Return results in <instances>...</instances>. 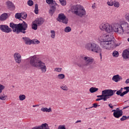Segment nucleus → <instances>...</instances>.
I'll return each mask as SVG.
<instances>
[{"label":"nucleus","mask_w":129,"mask_h":129,"mask_svg":"<svg viewBox=\"0 0 129 129\" xmlns=\"http://www.w3.org/2000/svg\"><path fill=\"white\" fill-rule=\"evenodd\" d=\"M125 119H126V117L125 116H123L121 118H120V120L121 121H123V120H125Z\"/></svg>","instance_id":"obj_44"},{"label":"nucleus","mask_w":129,"mask_h":129,"mask_svg":"<svg viewBox=\"0 0 129 129\" xmlns=\"http://www.w3.org/2000/svg\"><path fill=\"white\" fill-rule=\"evenodd\" d=\"M56 32L54 30L50 31V37L52 39H55V37L56 36Z\"/></svg>","instance_id":"obj_28"},{"label":"nucleus","mask_w":129,"mask_h":129,"mask_svg":"<svg viewBox=\"0 0 129 129\" xmlns=\"http://www.w3.org/2000/svg\"><path fill=\"white\" fill-rule=\"evenodd\" d=\"M31 27L33 30H34V31H36V30L38 29V24H37V23L34 21L32 22Z\"/></svg>","instance_id":"obj_21"},{"label":"nucleus","mask_w":129,"mask_h":129,"mask_svg":"<svg viewBox=\"0 0 129 129\" xmlns=\"http://www.w3.org/2000/svg\"><path fill=\"white\" fill-rule=\"evenodd\" d=\"M39 129H49V125L47 123H43L39 126Z\"/></svg>","instance_id":"obj_20"},{"label":"nucleus","mask_w":129,"mask_h":129,"mask_svg":"<svg viewBox=\"0 0 129 129\" xmlns=\"http://www.w3.org/2000/svg\"><path fill=\"white\" fill-rule=\"evenodd\" d=\"M112 112H114L113 116L116 118H119L122 115V110H119L118 108H117L116 110H112Z\"/></svg>","instance_id":"obj_10"},{"label":"nucleus","mask_w":129,"mask_h":129,"mask_svg":"<svg viewBox=\"0 0 129 129\" xmlns=\"http://www.w3.org/2000/svg\"><path fill=\"white\" fill-rule=\"evenodd\" d=\"M124 89H126V90H129V87H124Z\"/></svg>","instance_id":"obj_49"},{"label":"nucleus","mask_w":129,"mask_h":129,"mask_svg":"<svg viewBox=\"0 0 129 129\" xmlns=\"http://www.w3.org/2000/svg\"><path fill=\"white\" fill-rule=\"evenodd\" d=\"M5 88V86L2 84H0V94L2 93V92H3V90H4Z\"/></svg>","instance_id":"obj_40"},{"label":"nucleus","mask_w":129,"mask_h":129,"mask_svg":"<svg viewBox=\"0 0 129 129\" xmlns=\"http://www.w3.org/2000/svg\"><path fill=\"white\" fill-rule=\"evenodd\" d=\"M72 29L70 26L66 27L64 29V32H65V33H70Z\"/></svg>","instance_id":"obj_29"},{"label":"nucleus","mask_w":129,"mask_h":129,"mask_svg":"<svg viewBox=\"0 0 129 129\" xmlns=\"http://www.w3.org/2000/svg\"><path fill=\"white\" fill-rule=\"evenodd\" d=\"M105 118H106V117H104V119H105Z\"/></svg>","instance_id":"obj_56"},{"label":"nucleus","mask_w":129,"mask_h":129,"mask_svg":"<svg viewBox=\"0 0 129 129\" xmlns=\"http://www.w3.org/2000/svg\"><path fill=\"white\" fill-rule=\"evenodd\" d=\"M97 106H100V105H97V103H94L93 104V106L92 107H90L88 108L90 109V108H93V107H94L95 108H96L97 107Z\"/></svg>","instance_id":"obj_41"},{"label":"nucleus","mask_w":129,"mask_h":129,"mask_svg":"<svg viewBox=\"0 0 129 129\" xmlns=\"http://www.w3.org/2000/svg\"><path fill=\"white\" fill-rule=\"evenodd\" d=\"M36 106H39V105H33V107H36Z\"/></svg>","instance_id":"obj_52"},{"label":"nucleus","mask_w":129,"mask_h":129,"mask_svg":"<svg viewBox=\"0 0 129 129\" xmlns=\"http://www.w3.org/2000/svg\"><path fill=\"white\" fill-rule=\"evenodd\" d=\"M86 110H87V109H89V108H86Z\"/></svg>","instance_id":"obj_55"},{"label":"nucleus","mask_w":129,"mask_h":129,"mask_svg":"<svg viewBox=\"0 0 129 129\" xmlns=\"http://www.w3.org/2000/svg\"><path fill=\"white\" fill-rule=\"evenodd\" d=\"M127 41H128V42H129V38H128Z\"/></svg>","instance_id":"obj_54"},{"label":"nucleus","mask_w":129,"mask_h":129,"mask_svg":"<svg viewBox=\"0 0 129 129\" xmlns=\"http://www.w3.org/2000/svg\"><path fill=\"white\" fill-rule=\"evenodd\" d=\"M128 117H129V116H128Z\"/></svg>","instance_id":"obj_57"},{"label":"nucleus","mask_w":129,"mask_h":129,"mask_svg":"<svg viewBox=\"0 0 129 129\" xmlns=\"http://www.w3.org/2000/svg\"><path fill=\"white\" fill-rule=\"evenodd\" d=\"M57 78L59 80H63L65 78V75L63 74H59L57 76Z\"/></svg>","instance_id":"obj_23"},{"label":"nucleus","mask_w":129,"mask_h":129,"mask_svg":"<svg viewBox=\"0 0 129 129\" xmlns=\"http://www.w3.org/2000/svg\"><path fill=\"white\" fill-rule=\"evenodd\" d=\"M8 19V14L7 13H4L0 16V21L4 22Z\"/></svg>","instance_id":"obj_19"},{"label":"nucleus","mask_w":129,"mask_h":129,"mask_svg":"<svg viewBox=\"0 0 129 129\" xmlns=\"http://www.w3.org/2000/svg\"><path fill=\"white\" fill-rule=\"evenodd\" d=\"M24 42L25 43L26 45H32V41L30 38L27 37H24L22 38Z\"/></svg>","instance_id":"obj_15"},{"label":"nucleus","mask_w":129,"mask_h":129,"mask_svg":"<svg viewBox=\"0 0 129 129\" xmlns=\"http://www.w3.org/2000/svg\"><path fill=\"white\" fill-rule=\"evenodd\" d=\"M14 60L17 64L22 63V55L19 52H16L13 54Z\"/></svg>","instance_id":"obj_9"},{"label":"nucleus","mask_w":129,"mask_h":129,"mask_svg":"<svg viewBox=\"0 0 129 129\" xmlns=\"http://www.w3.org/2000/svg\"><path fill=\"white\" fill-rule=\"evenodd\" d=\"M34 21L38 26H41L45 22V20H44V19L40 18L36 19Z\"/></svg>","instance_id":"obj_13"},{"label":"nucleus","mask_w":129,"mask_h":129,"mask_svg":"<svg viewBox=\"0 0 129 129\" xmlns=\"http://www.w3.org/2000/svg\"><path fill=\"white\" fill-rule=\"evenodd\" d=\"M108 106L109 107H110V108H111L112 109V108H113V106H112V104L111 103H109L108 104Z\"/></svg>","instance_id":"obj_45"},{"label":"nucleus","mask_w":129,"mask_h":129,"mask_svg":"<svg viewBox=\"0 0 129 129\" xmlns=\"http://www.w3.org/2000/svg\"><path fill=\"white\" fill-rule=\"evenodd\" d=\"M32 129H40V126H35V127H33V128H32Z\"/></svg>","instance_id":"obj_47"},{"label":"nucleus","mask_w":129,"mask_h":129,"mask_svg":"<svg viewBox=\"0 0 129 129\" xmlns=\"http://www.w3.org/2000/svg\"><path fill=\"white\" fill-rule=\"evenodd\" d=\"M99 28L102 32H106L107 34H104L98 37L97 40L100 42V45L103 50L109 51L118 47L120 43L113 40V31L122 35L124 31H127L129 24L127 22H123L121 24L114 23L110 24L107 22H103L99 25Z\"/></svg>","instance_id":"obj_1"},{"label":"nucleus","mask_w":129,"mask_h":129,"mask_svg":"<svg viewBox=\"0 0 129 129\" xmlns=\"http://www.w3.org/2000/svg\"><path fill=\"white\" fill-rule=\"evenodd\" d=\"M54 72H58L60 73V72H62V68H55L54 69Z\"/></svg>","instance_id":"obj_33"},{"label":"nucleus","mask_w":129,"mask_h":129,"mask_svg":"<svg viewBox=\"0 0 129 129\" xmlns=\"http://www.w3.org/2000/svg\"><path fill=\"white\" fill-rule=\"evenodd\" d=\"M27 5L29 7H32V6H33L34 5V2H33V1H32V0H29L27 2Z\"/></svg>","instance_id":"obj_35"},{"label":"nucleus","mask_w":129,"mask_h":129,"mask_svg":"<svg viewBox=\"0 0 129 129\" xmlns=\"http://www.w3.org/2000/svg\"><path fill=\"white\" fill-rule=\"evenodd\" d=\"M127 107H129V106H126V107H124L123 108V109H125V108H127Z\"/></svg>","instance_id":"obj_51"},{"label":"nucleus","mask_w":129,"mask_h":129,"mask_svg":"<svg viewBox=\"0 0 129 129\" xmlns=\"http://www.w3.org/2000/svg\"><path fill=\"white\" fill-rule=\"evenodd\" d=\"M21 19H26L27 18V14L26 13H20Z\"/></svg>","instance_id":"obj_32"},{"label":"nucleus","mask_w":129,"mask_h":129,"mask_svg":"<svg viewBox=\"0 0 129 129\" xmlns=\"http://www.w3.org/2000/svg\"><path fill=\"white\" fill-rule=\"evenodd\" d=\"M57 22L59 23H62V24H64V25H67L68 24V18L66 17L64 14H59L57 18Z\"/></svg>","instance_id":"obj_8"},{"label":"nucleus","mask_w":129,"mask_h":129,"mask_svg":"<svg viewBox=\"0 0 129 129\" xmlns=\"http://www.w3.org/2000/svg\"><path fill=\"white\" fill-rule=\"evenodd\" d=\"M7 97H8V96L6 95H3L0 96V99L1 100H6L7 99Z\"/></svg>","instance_id":"obj_36"},{"label":"nucleus","mask_w":129,"mask_h":129,"mask_svg":"<svg viewBox=\"0 0 129 129\" xmlns=\"http://www.w3.org/2000/svg\"><path fill=\"white\" fill-rule=\"evenodd\" d=\"M72 13L79 17H84L86 15L85 9L81 5H73L71 7Z\"/></svg>","instance_id":"obj_4"},{"label":"nucleus","mask_w":129,"mask_h":129,"mask_svg":"<svg viewBox=\"0 0 129 129\" xmlns=\"http://www.w3.org/2000/svg\"><path fill=\"white\" fill-rule=\"evenodd\" d=\"M89 91L91 93H94V92L98 91V88L93 87L89 89Z\"/></svg>","instance_id":"obj_24"},{"label":"nucleus","mask_w":129,"mask_h":129,"mask_svg":"<svg viewBox=\"0 0 129 129\" xmlns=\"http://www.w3.org/2000/svg\"><path fill=\"white\" fill-rule=\"evenodd\" d=\"M41 111H42V112L51 113V112H52V108L42 107L41 108Z\"/></svg>","instance_id":"obj_17"},{"label":"nucleus","mask_w":129,"mask_h":129,"mask_svg":"<svg viewBox=\"0 0 129 129\" xmlns=\"http://www.w3.org/2000/svg\"><path fill=\"white\" fill-rule=\"evenodd\" d=\"M15 18L16 19H19V20H21V13H17L15 15Z\"/></svg>","instance_id":"obj_42"},{"label":"nucleus","mask_w":129,"mask_h":129,"mask_svg":"<svg viewBox=\"0 0 129 129\" xmlns=\"http://www.w3.org/2000/svg\"><path fill=\"white\" fill-rule=\"evenodd\" d=\"M46 3L48 4V5L53 4V6H56L57 4H56V2L53 0H46Z\"/></svg>","instance_id":"obj_25"},{"label":"nucleus","mask_w":129,"mask_h":129,"mask_svg":"<svg viewBox=\"0 0 129 129\" xmlns=\"http://www.w3.org/2000/svg\"><path fill=\"white\" fill-rule=\"evenodd\" d=\"M84 61L85 63H83L82 62H77L76 64L80 68H84V67H87L89 65H91L93 62H94V58L92 57H89L88 56H85L83 57Z\"/></svg>","instance_id":"obj_7"},{"label":"nucleus","mask_w":129,"mask_h":129,"mask_svg":"<svg viewBox=\"0 0 129 129\" xmlns=\"http://www.w3.org/2000/svg\"><path fill=\"white\" fill-rule=\"evenodd\" d=\"M0 30L4 33H11L12 29L6 25H0Z\"/></svg>","instance_id":"obj_11"},{"label":"nucleus","mask_w":129,"mask_h":129,"mask_svg":"<svg viewBox=\"0 0 129 129\" xmlns=\"http://www.w3.org/2000/svg\"><path fill=\"white\" fill-rule=\"evenodd\" d=\"M19 99L20 101H23L26 99V95L24 94H21L19 96Z\"/></svg>","instance_id":"obj_27"},{"label":"nucleus","mask_w":129,"mask_h":129,"mask_svg":"<svg viewBox=\"0 0 129 129\" xmlns=\"http://www.w3.org/2000/svg\"><path fill=\"white\" fill-rule=\"evenodd\" d=\"M112 55L113 57H114V58H116L118 57V56H119V53H118V51H113Z\"/></svg>","instance_id":"obj_26"},{"label":"nucleus","mask_w":129,"mask_h":129,"mask_svg":"<svg viewBox=\"0 0 129 129\" xmlns=\"http://www.w3.org/2000/svg\"><path fill=\"white\" fill-rule=\"evenodd\" d=\"M85 48L86 50L91 51L93 53H99L101 51L100 46L94 42L87 43L85 45Z\"/></svg>","instance_id":"obj_5"},{"label":"nucleus","mask_w":129,"mask_h":129,"mask_svg":"<svg viewBox=\"0 0 129 129\" xmlns=\"http://www.w3.org/2000/svg\"><path fill=\"white\" fill-rule=\"evenodd\" d=\"M123 88H121L118 91H117L116 93V94H117V95H121V93H122V90H123Z\"/></svg>","instance_id":"obj_37"},{"label":"nucleus","mask_w":129,"mask_h":129,"mask_svg":"<svg viewBox=\"0 0 129 129\" xmlns=\"http://www.w3.org/2000/svg\"><path fill=\"white\" fill-rule=\"evenodd\" d=\"M122 56L124 60L129 59V49H125L123 51L122 53Z\"/></svg>","instance_id":"obj_12"},{"label":"nucleus","mask_w":129,"mask_h":129,"mask_svg":"<svg viewBox=\"0 0 129 129\" xmlns=\"http://www.w3.org/2000/svg\"><path fill=\"white\" fill-rule=\"evenodd\" d=\"M122 78L118 75H116L112 78V80L114 82H118L120 80H121Z\"/></svg>","instance_id":"obj_14"},{"label":"nucleus","mask_w":129,"mask_h":129,"mask_svg":"<svg viewBox=\"0 0 129 129\" xmlns=\"http://www.w3.org/2000/svg\"><path fill=\"white\" fill-rule=\"evenodd\" d=\"M125 84H128L129 83V79H127L126 80V81H125Z\"/></svg>","instance_id":"obj_46"},{"label":"nucleus","mask_w":129,"mask_h":129,"mask_svg":"<svg viewBox=\"0 0 129 129\" xmlns=\"http://www.w3.org/2000/svg\"><path fill=\"white\" fill-rule=\"evenodd\" d=\"M107 5H108V6H109L110 7H112V6H113V1H108L107 2Z\"/></svg>","instance_id":"obj_38"},{"label":"nucleus","mask_w":129,"mask_h":129,"mask_svg":"<svg viewBox=\"0 0 129 129\" xmlns=\"http://www.w3.org/2000/svg\"><path fill=\"white\" fill-rule=\"evenodd\" d=\"M114 95V91L111 89H106L102 91V94L97 96L98 98L102 99L104 101H107V99H109L112 96Z\"/></svg>","instance_id":"obj_6"},{"label":"nucleus","mask_w":129,"mask_h":129,"mask_svg":"<svg viewBox=\"0 0 129 129\" xmlns=\"http://www.w3.org/2000/svg\"><path fill=\"white\" fill-rule=\"evenodd\" d=\"M39 6L38 4H35V10H34V13L36 14V15H38L39 14V9H38Z\"/></svg>","instance_id":"obj_30"},{"label":"nucleus","mask_w":129,"mask_h":129,"mask_svg":"<svg viewBox=\"0 0 129 129\" xmlns=\"http://www.w3.org/2000/svg\"><path fill=\"white\" fill-rule=\"evenodd\" d=\"M59 2L61 6H66V0H59Z\"/></svg>","instance_id":"obj_39"},{"label":"nucleus","mask_w":129,"mask_h":129,"mask_svg":"<svg viewBox=\"0 0 129 129\" xmlns=\"http://www.w3.org/2000/svg\"><path fill=\"white\" fill-rule=\"evenodd\" d=\"M114 7H115V8H119V6H120V5L119 4V3L116 1H115L113 3V5Z\"/></svg>","instance_id":"obj_34"},{"label":"nucleus","mask_w":129,"mask_h":129,"mask_svg":"<svg viewBox=\"0 0 129 129\" xmlns=\"http://www.w3.org/2000/svg\"><path fill=\"white\" fill-rule=\"evenodd\" d=\"M76 122V123H78V122H81V120H77Z\"/></svg>","instance_id":"obj_50"},{"label":"nucleus","mask_w":129,"mask_h":129,"mask_svg":"<svg viewBox=\"0 0 129 129\" xmlns=\"http://www.w3.org/2000/svg\"><path fill=\"white\" fill-rule=\"evenodd\" d=\"M10 27V28H12L13 31L14 33H16V34H19V33L26 34V30L28 29V24L25 21H23L22 23L18 24H15L11 23Z\"/></svg>","instance_id":"obj_3"},{"label":"nucleus","mask_w":129,"mask_h":129,"mask_svg":"<svg viewBox=\"0 0 129 129\" xmlns=\"http://www.w3.org/2000/svg\"><path fill=\"white\" fill-rule=\"evenodd\" d=\"M56 10V7L54 5L51 6L50 7V9L49 11V14L50 15V16H53V14L55 13V11Z\"/></svg>","instance_id":"obj_18"},{"label":"nucleus","mask_w":129,"mask_h":129,"mask_svg":"<svg viewBox=\"0 0 129 129\" xmlns=\"http://www.w3.org/2000/svg\"><path fill=\"white\" fill-rule=\"evenodd\" d=\"M128 92L129 90H127L126 91H124L121 94L120 96H123V95H125V94H126V93H128Z\"/></svg>","instance_id":"obj_43"},{"label":"nucleus","mask_w":129,"mask_h":129,"mask_svg":"<svg viewBox=\"0 0 129 129\" xmlns=\"http://www.w3.org/2000/svg\"><path fill=\"white\" fill-rule=\"evenodd\" d=\"M102 99H103V98H98L96 99V101H99V100H103Z\"/></svg>","instance_id":"obj_48"},{"label":"nucleus","mask_w":129,"mask_h":129,"mask_svg":"<svg viewBox=\"0 0 129 129\" xmlns=\"http://www.w3.org/2000/svg\"><path fill=\"white\" fill-rule=\"evenodd\" d=\"M29 64L31 67L39 68L42 73H46L47 71L46 64L41 60L37 55H34L29 57Z\"/></svg>","instance_id":"obj_2"},{"label":"nucleus","mask_w":129,"mask_h":129,"mask_svg":"<svg viewBox=\"0 0 129 129\" xmlns=\"http://www.w3.org/2000/svg\"><path fill=\"white\" fill-rule=\"evenodd\" d=\"M60 88L62 90H63V91H68V90H69L68 86H67V85L65 84L61 85L60 86Z\"/></svg>","instance_id":"obj_22"},{"label":"nucleus","mask_w":129,"mask_h":129,"mask_svg":"<svg viewBox=\"0 0 129 129\" xmlns=\"http://www.w3.org/2000/svg\"><path fill=\"white\" fill-rule=\"evenodd\" d=\"M100 56H101V59H102V56H101V54H100Z\"/></svg>","instance_id":"obj_53"},{"label":"nucleus","mask_w":129,"mask_h":129,"mask_svg":"<svg viewBox=\"0 0 129 129\" xmlns=\"http://www.w3.org/2000/svg\"><path fill=\"white\" fill-rule=\"evenodd\" d=\"M6 5L7 6L8 8H9V9H11V10H15V5H14L13 2L11 1L6 2Z\"/></svg>","instance_id":"obj_16"},{"label":"nucleus","mask_w":129,"mask_h":129,"mask_svg":"<svg viewBox=\"0 0 129 129\" xmlns=\"http://www.w3.org/2000/svg\"><path fill=\"white\" fill-rule=\"evenodd\" d=\"M31 44H33L34 45H38V44H40V41L37 39L32 40Z\"/></svg>","instance_id":"obj_31"}]
</instances>
